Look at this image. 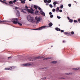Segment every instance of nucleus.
<instances>
[{
    "mask_svg": "<svg viewBox=\"0 0 80 80\" xmlns=\"http://www.w3.org/2000/svg\"><path fill=\"white\" fill-rule=\"evenodd\" d=\"M60 31H61V33H62V32H64V31L63 30H60Z\"/></svg>",
    "mask_w": 80,
    "mask_h": 80,
    "instance_id": "obj_38",
    "label": "nucleus"
},
{
    "mask_svg": "<svg viewBox=\"0 0 80 80\" xmlns=\"http://www.w3.org/2000/svg\"><path fill=\"white\" fill-rule=\"evenodd\" d=\"M27 11L29 13H33V12H34V10L32 8H31V10L29 9H27Z\"/></svg>",
    "mask_w": 80,
    "mask_h": 80,
    "instance_id": "obj_5",
    "label": "nucleus"
},
{
    "mask_svg": "<svg viewBox=\"0 0 80 80\" xmlns=\"http://www.w3.org/2000/svg\"><path fill=\"white\" fill-rule=\"evenodd\" d=\"M64 34L65 35H70V36H71V35H72V34H71V32H64Z\"/></svg>",
    "mask_w": 80,
    "mask_h": 80,
    "instance_id": "obj_7",
    "label": "nucleus"
},
{
    "mask_svg": "<svg viewBox=\"0 0 80 80\" xmlns=\"http://www.w3.org/2000/svg\"><path fill=\"white\" fill-rule=\"evenodd\" d=\"M9 22L8 21H6V20H3L2 21H0V23H8Z\"/></svg>",
    "mask_w": 80,
    "mask_h": 80,
    "instance_id": "obj_6",
    "label": "nucleus"
},
{
    "mask_svg": "<svg viewBox=\"0 0 80 80\" xmlns=\"http://www.w3.org/2000/svg\"><path fill=\"white\" fill-rule=\"evenodd\" d=\"M18 8L16 7V8H15V10H17V9H18Z\"/></svg>",
    "mask_w": 80,
    "mask_h": 80,
    "instance_id": "obj_44",
    "label": "nucleus"
},
{
    "mask_svg": "<svg viewBox=\"0 0 80 80\" xmlns=\"http://www.w3.org/2000/svg\"><path fill=\"white\" fill-rule=\"evenodd\" d=\"M12 22L13 23L17 24L18 22V19L17 18H13L12 19Z\"/></svg>",
    "mask_w": 80,
    "mask_h": 80,
    "instance_id": "obj_2",
    "label": "nucleus"
},
{
    "mask_svg": "<svg viewBox=\"0 0 80 80\" xmlns=\"http://www.w3.org/2000/svg\"><path fill=\"white\" fill-rule=\"evenodd\" d=\"M57 18H58V19H60L61 17H60V16H57Z\"/></svg>",
    "mask_w": 80,
    "mask_h": 80,
    "instance_id": "obj_37",
    "label": "nucleus"
},
{
    "mask_svg": "<svg viewBox=\"0 0 80 80\" xmlns=\"http://www.w3.org/2000/svg\"><path fill=\"white\" fill-rule=\"evenodd\" d=\"M51 62L53 63L54 64H55L57 63V61H52Z\"/></svg>",
    "mask_w": 80,
    "mask_h": 80,
    "instance_id": "obj_18",
    "label": "nucleus"
},
{
    "mask_svg": "<svg viewBox=\"0 0 80 80\" xmlns=\"http://www.w3.org/2000/svg\"><path fill=\"white\" fill-rule=\"evenodd\" d=\"M68 18L69 20H70V18H69V17H68Z\"/></svg>",
    "mask_w": 80,
    "mask_h": 80,
    "instance_id": "obj_50",
    "label": "nucleus"
},
{
    "mask_svg": "<svg viewBox=\"0 0 80 80\" xmlns=\"http://www.w3.org/2000/svg\"><path fill=\"white\" fill-rule=\"evenodd\" d=\"M0 2H2V3H3V1H2L1 0H0Z\"/></svg>",
    "mask_w": 80,
    "mask_h": 80,
    "instance_id": "obj_48",
    "label": "nucleus"
},
{
    "mask_svg": "<svg viewBox=\"0 0 80 80\" xmlns=\"http://www.w3.org/2000/svg\"><path fill=\"white\" fill-rule=\"evenodd\" d=\"M72 6V4H68V6L69 7H70Z\"/></svg>",
    "mask_w": 80,
    "mask_h": 80,
    "instance_id": "obj_34",
    "label": "nucleus"
},
{
    "mask_svg": "<svg viewBox=\"0 0 80 80\" xmlns=\"http://www.w3.org/2000/svg\"><path fill=\"white\" fill-rule=\"evenodd\" d=\"M24 0V1H25V0Z\"/></svg>",
    "mask_w": 80,
    "mask_h": 80,
    "instance_id": "obj_58",
    "label": "nucleus"
},
{
    "mask_svg": "<svg viewBox=\"0 0 80 80\" xmlns=\"http://www.w3.org/2000/svg\"><path fill=\"white\" fill-rule=\"evenodd\" d=\"M9 58H11V57H8V59H9Z\"/></svg>",
    "mask_w": 80,
    "mask_h": 80,
    "instance_id": "obj_51",
    "label": "nucleus"
},
{
    "mask_svg": "<svg viewBox=\"0 0 80 80\" xmlns=\"http://www.w3.org/2000/svg\"><path fill=\"white\" fill-rule=\"evenodd\" d=\"M18 23L20 26H22V24L20 22H18Z\"/></svg>",
    "mask_w": 80,
    "mask_h": 80,
    "instance_id": "obj_22",
    "label": "nucleus"
},
{
    "mask_svg": "<svg viewBox=\"0 0 80 80\" xmlns=\"http://www.w3.org/2000/svg\"><path fill=\"white\" fill-rule=\"evenodd\" d=\"M35 12H36V13H38V12H38V11H37V12H36L35 11Z\"/></svg>",
    "mask_w": 80,
    "mask_h": 80,
    "instance_id": "obj_40",
    "label": "nucleus"
},
{
    "mask_svg": "<svg viewBox=\"0 0 80 80\" xmlns=\"http://www.w3.org/2000/svg\"><path fill=\"white\" fill-rule=\"evenodd\" d=\"M27 19L29 22H32V23L34 22V19L30 15L28 16L27 17Z\"/></svg>",
    "mask_w": 80,
    "mask_h": 80,
    "instance_id": "obj_1",
    "label": "nucleus"
},
{
    "mask_svg": "<svg viewBox=\"0 0 80 80\" xmlns=\"http://www.w3.org/2000/svg\"><path fill=\"white\" fill-rule=\"evenodd\" d=\"M69 22H70V23H72L73 22V20L72 19H70L69 20Z\"/></svg>",
    "mask_w": 80,
    "mask_h": 80,
    "instance_id": "obj_17",
    "label": "nucleus"
},
{
    "mask_svg": "<svg viewBox=\"0 0 80 80\" xmlns=\"http://www.w3.org/2000/svg\"><path fill=\"white\" fill-rule=\"evenodd\" d=\"M43 58V56H40L38 57H37L34 59H32V58H30L29 60L30 61H34V60H35L36 59H38V58Z\"/></svg>",
    "mask_w": 80,
    "mask_h": 80,
    "instance_id": "obj_3",
    "label": "nucleus"
},
{
    "mask_svg": "<svg viewBox=\"0 0 80 80\" xmlns=\"http://www.w3.org/2000/svg\"><path fill=\"white\" fill-rule=\"evenodd\" d=\"M49 7L51 8H52L53 7V6L52 5V4H50L49 5Z\"/></svg>",
    "mask_w": 80,
    "mask_h": 80,
    "instance_id": "obj_32",
    "label": "nucleus"
},
{
    "mask_svg": "<svg viewBox=\"0 0 80 80\" xmlns=\"http://www.w3.org/2000/svg\"><path fill=\"white\" fill-rule=\"evenodd\" d=\"M58 26H60V25L59 24V25H58Z\"/></svg>",
    "mask_w": 80,
    "mask_h": 80,
    "instance_id": "obj_56",
    "label": "nucleus"
},
{
    "mask_svg": "<svg viewBox=\"0 0 80 80\" xmlns=\"http://www.w3.org/2000/svg\"><path fill=\"white\" fill-rule=\"evenodd\" d=\"M73 70H80V68H73Z\"/></svg>",
    "mask_w": 80,
    "mask_h": 80,
    "instance_id": "obj_13",
    "label": "nucleus"
},
{
    "mask_svg": "<svg viewBox=\"0 0 80 80\" xmlns=\"http://www.w3.org/2000/svg\"><path fill=\"white\" fill-rule=\"evenodd\" d=\"M21 12H23V13H26V12L24 11L23 10H21Z\"/></svg>",
    "mask_w": 80,
    "mask_h": 80,
    "instance_id": "obj_28",
    "label": "nucleus"
},
{
    "mask_svg": "<svg viewBox=\"0 0 80 80\" xmlns=\"http://www.w3.org/2000/svg\"><path fill=\"white\" fill-rule=\"evenodd\" d=\"M49 25L50 26V27H52V26L53 25V24L52 22H50L49 24Z\"/></svg>",
    "mask_w": 80,
    "mask_h": 80,
    "instance_id": "obj_15",
    "label": "nucleus"
},
{
    "mask_svg": "<svg viewBox=\"0 0 80 80\" xmlns=\"http://www.w3.org/2000/svg\"><path fill=\"white\" fill-rule=\"evenodd\" d=\"M35 19L36 20H37V23H38L40 21V18H37V17H35Z\"/></svg>",
    "mask_w": 80,
    "mask_h": 80,
    "instance_id": "obj_8",
    "label": "nucleus"
},
{
    "mask_svg": "<svg viewBox=\"0 0 80 80\" xmlns=\"http://www.w3.org/2000/svg\"><path fill=\"white\" fill-rule=\"evenodd\" d=\"M49 15H51L52 14V12H49Z\"/></svg>",
    "mask_w": 80,
    "mask_h": 80,
    "instance_id": "obj_45",
    "label": "nucleus"
},
{
    "mask_svg": "<svg viewBox=\"0 0 80 80\" xmlns=\"http://www.w3.org/2000/svg\"><path fill=\"white\" fill-rule=\"evenodd\" d=\"M2 3H5V4H6V5H7V3L6 2H5L4 1H3V2Z\"/></svg>",
    "mask_w": 80,
    "mask_h": 80,
    "instance_id": "obj_31",
    "label": "nucleus"
},
{
    "mask_svg": "<svg viewBox=\"0 0 80 80\" xmlns=\"http://www.w3.org/2000/svg\"><path fill=\"white\" fill-rule=\"evenodd\" d=\"M78 22H79V23H80V18L78 19Z\"/></svg>",
    "mask_w": 80,
    "mask_h": 80,
    "instance_id": "obj_43",
    "label": "nucleus"
},
{
    "mask_svg": "<svg viewBox=\"0 0 80 80\" xmlns=\"http://www.w3.org/2000/svg\"><path fill=\"white\" fill-rule=\"evenodd\" d=\"M55 29L56 30H57V31H60L61 30L60 29L58 28H56Z\"/></svg>",
    "mask_w": 80,
    "mask_h": 80,
    "instance_id": "obj_14",
    "label": "nucleus"
},
{
    "mask_svg": "<svg viewBox=\"0 0 80 80\" xmlns=\"http://www.w3.org/2000/svg\"><path fill=\"white\" fill-rule=\"evenodd\" d=\"M57 3H57V2H53V4L54 5V6H53V7H54V8L56 7V4H57Z\"/></svg>",
    "mask_w": 80,
    "mask_h": 80,
    "instance_id": "obj_12",
    "label": "nucleus"
},
{
    "mask_svg": "<svg viewBox=\"0 0 80 80\" xmlns=\"http://www.w3.org/2000/svg\"><path fill=\"white\" fill-rule=\"evenodd\" d=\"M45 59L46 60H49V59H51V58H50L49 57L48 58H45Z\"/></svg>",
    "mask_w": 80,
    "mask_h": 80,
    "instance_id": "obj_24",
    "label": "nucleus"
},
{
    "mask_svg": "<svg viewBox=\"0 0 80 80\" xmlns=\"http://www.w3.org/2000/svg\"><path fill=\"white\" fill-rule=\"evenodd\" d=\"M47 78H42V80H45V79H46Z\"/></svg>",
    "mask_w": 80,
    "mask_h": 80,
    "instance_id": "obj_42",
    "label": "nucleus"
},
{
    "mask_svg": "<svg viewBox=\"0 0 80 80\" xmlns=\"http://www.w3.org/2000/svg\"><path fill=\"white\" fill-rule=\"evenodd\" d=\"M14 68H15V67H14V66H12L9 68H6L5 69V70H12Z\"/></svg>",
    "mask_w": 80,
    "mask_h": 80,
    "instance_id": "obj_9",
    "label": "nucleus"
},
{
    "mask_svg": "<svg viewBox=\"0 0 80 80\" xmlns=\"http://www.w3.org/2000/svg\"><path fill=\"white\" fill-rule=\"evenodd\" d=\"M37 8H38V10H41V9L40 8V7H38Z\"/></svg>",
    "mask_w": 80,
    "mask_h": 80,
    "instance_id": "obj_27",
    "label": "nucleus"
},
{
    "mask_svg": "<svg viewBox=\"0 0 80 80\" xmlns=\"http://www.w3.org/2000/svg\"><path fill=\"white\" fill-rule=\"evenodd\" d=\"M71 34H72V35H73V34H74V32H73V31H72V32H71Z\"/></svg>",
    "mask_w": 80,
    "mask_h": 80,
    "instance_id": "obj_36",
    "label": "nucleus"
},
{
    "mask_svg": "<svg viewBox=\"0 0 80 80\" xmlns=\"http://www.w3.org/2000/svg\"><path fill=\"white\" fill-rule=\"evenodd\" d=\"M63 8V5H62L60 7L61 8Z\"/></svg>",
    "mask_w": 80,
    "mask_h": 80,
    "instance_id": "obj_35",
    "label": "nucleus"
},
{
    "mask_svg": "<svg viewBox=\"0 0 80 80\" xmlns=\"http://www.w3.org/2000/svg\"><path fill=\"white\" fill-rule=\"evenodd\" d=\"M58 10H59V8L57 7L56 9V11L57 12H58Z\"/></svg>",
    "mask_w": 80,
    "mask_h": 80,
    "instance_id": "obj_16",
    "label": "nucleus"
},
{
    "mask_svg": "<svg viewBox=\"0 0 80 80\" xmlns=\"http://www.w3.org/2000/svg\"><path fill=\"white\" fill-rule=\"evenodd\" d=\"M23 65L24 66H30L31 65V64L30 63H25Z\"/></svg>",
    "mask_w": 80,
    "mask_h": 80,
    "instance_id": "obj_11",
    "label": "nucleus"
},
{
    "mask_svg": "<svg viewBox=\"0 0 80 80\" xmlns=\"http://www.w3.org/2000/svg\"><path fill=\"white\" fill-rule=\"evenodd\" d=\"M38 7L36 5H34V8H35L36 9H37V8Z\"/></svg>",
    "mask_w": 80,
    "mask_h": 80,
    "instance_id": "obj_21",
    "label": "nucleus"
},
{
    "mask_svg": "<svg viewBox=\"0 0 80 80\" xmlns=\"http://www.w3.org/2000/svg\"><path fill=\"white\" fill-rule=\"evenodd\" d=\"M47 27V26H42V27H39V28H37V29H34V30H42V29H44V28H45Z\"/></svg>",
    "mask_w": 80,
    "mask_h": 80,
    "instance_id": "obj_4",
    "label": "nucleus"
},
{
    "mask_svg": "<svg viewBox=\"0 0 80 80\" xmlns=\"http://www.w3.org/2000/svg\"><path fill=\"white\" fill-rule=\"evenodd\" d=\"M44 3H48V0H44Z\"/></svg>",
    "mask_w": 80,
    "mask_h": 80,
    "instance_id": "obj_23",
    "label": "nucleus"
},
{
    "mask_svg": "<svg viewBox=\"0 0 80 80\" xmlns=\"http://www.w3.org/2000/svg\"><path fill=\"white\" fill-rule=\"evenodd\" d=\"M52 11L53 12H55V9H52Z\"/></svg>",
    "mask_w": 80,
    "mask_h": 80,
    "instance_id": "obj_33",
    "label": "nucleus"
},
{
    "mask_svg": "<svg viewBox=\"0 0 80 80\" xmlns=\"http://www.w3.org/2000/svg\"><path fill=\"white\" fill-rule=\"evenodd\" d=\"M25 8H26V9H28V7H27V6H25Z\"/></svg>",
    "mask_w": 80,
    "mask_h": 80,
    "instance_id": "obj_39",
    "label": "nucleus"
},
{
    "mask_svg": "<svg viewBox=\"0 0 80 80\" xmlns=\"http://www.w3.org/2000/svg\"><path fill=\"white\" fill-rule=\"evenodd\" d=\"M20 1H22V0H20Z\"/></svg>",
    "mask_w": 80,
    "mask_h": 80,
    "instance_id": "obj_57",
    "label": "nucleus"
},
{
    "mask_svg": "<svg viewBox=\"0 0 80 80\" xmlns=\"http://www.w3.org/2000/svg\"><path fill=\"white\" fill-rule=\"evenodd\" d=\"M21 3H23V4H24V3H25V2L24 1H21Z\"/></svg>",
    "mask_w": 80,
    "mask_h": 80,
    "instance_id": "obj_19",
    "label": "nucleus"
},
{
    "mask_svg": "<svg viewBox=\"0 0 80 80\" xmlns=\"http://www.w3.org/2000/svg\"><path fill=\"white\" fill-rule=\"evenodd\" d=\"M74 2H75V3H77V2L76 1H74Z\"/></svg>",
    "mask_w": 80,
    "mask_h": 80,
    "instance_id": "obj_53",
    "label": "nucleus"
},
{
    "mask_svg": "<svg viewBox=\"0 0 80 80\" xmlns=\"http://www.w3.org/2000/svg\"><path fill=\"white\" fill-rule=\"evenodd\" d=\"M50 18H53V15H51L50 16Z\"/></svg>",
    "mask_w": 80,
    "mask_h": 80,
    "instance_id": "obj_29",
    "label": "nucleus"
},
{
    "mask_svg": "<svg viewBox=\"0 0 80 80\" xmlns=\"http://www.w3.org/2000/svg\"><path fill=\"white\" fill-rule=\"evenodd\" d=\"M61 79H65V78H60Z\"/></svg>",
    "mask_w": 80,
    "mask_h": 80,
    "instance_id": "obj_46",
    "label": "nucleus"
},
{
    "mask_svg": "<svg viewBox=\"0 0 80 80\" xmlns=\"http://www.w3.org/2000/svg\"><path fill=\"white\" fill-rule=\"evenodd\" d=\"M40 13L41 14V15H42L43 16H45V13L43 12L42 11H40Z\"/></svg>",
    "mask_w": 80,
    "mask_h": 80,
    "instance_id": "obj_10",
    "label": "nucleus"
},
{
    "mask_svg": "<svg viewBox=\"0 0 80 80\" xmlns=\"http://www.w3.org/2000/svg\"><path fill=\"white\" fill-rule=\"evenodd\" d=\"M24 10H26V9H24Z\"/></svg>",
    "mask_w": 80,
    "mask_h": 80,
    "instance_id": "obj_55",
    "label": "nucleus"
},
{
    "mask_svg": "<svg viewBox=\"0 0 80 80\" xmlns=\"http://www.w3.org/2000/svg\"><path fill=\"white\" fill-rule=\"evenodd\" d=\"M4 1H5V0H4Z\"/></svg>",
    "mask_w": 80,
    "mask_h": 80,
    "instance_id": "obj_59",
    "label": "nucleus"
},
{
    "mask_svg": "<svg viewBox=\"0 0 80 80\" xmlns=\"http://www.w3.org/2000/svg\"><path fill=\"white\" fill-rule=\"evenodd\" d=\"M17 2V0H14L13 1V2L14 3H15V2Z\"/></svg>",
    "mask_w": 80,
    "mask_h": 80,
    "instance_id": "obj_26",
    "label": "nucleus"
},
{
    "mask_svg": "<svg viewBox=\"0 0 80 80\" xmlns=\"http://www.w3.org/2000/svg\"><path fill=\"white\" fill-rule=\"evenodd\" d=\"M65 41H63L62 42H63V43H65Z\"/></svg>",
    "mask_w": 80,
    "mask_h": 80,
    "instance_id": "obj_52",
    "label": "nucleus"
},
{
    "mask_svg": "<svg viewBox=\"0 0 80 80\" xmlns=\"http://www.w3.org/2000/svg\"><path fill=\"white\" fill-rule=\"evenodd\" d=\"M74 23H77V22H78V21H77V20H74Z\"/></svg>",
    "mask_w": 80,
    "mask_h": 80,
    "instance_id": "obj_30",
    "label": "nucleus"
},
{
    "mask_svg": "<svg viewBox=\"0 0 80 80\" xmlns=\"http://www.w3.org/2000/svg\"><path fill=\"white\" fill-rule=\"evenodd\" d=\"M70 73H66V75H70Z\"/></svg>",
    "mask_w": 80,
    "mask_h": 80,
    "instance_id": "obj_41",
    "label": "nucleus"
},
{
    "mask_svg": "<svg viewBox=\"0 0 80 80\" xmlns=\"http://www.w3.org/2000/svg\"><path fill=\"white\" fill-rule=\"evenodd\" d=\"M59 11L60 12H62V10H59Z\"/></svg>",
    "mask_w": 80,
    "mask_h": 80,
    "instance_id": "obj_47",
    "label": "nucleus"
},
{
    "mask_svg": "<svg viewBox=\"0 0 80 80\" xmlns=\"http://www.w3.org/2000/svg\"><path fill=\"white\" fill-rule=\"evenodd\" d=\"M48 3H47L46 4V5H48Z\"/></svg>",
    "mask_w": 80,
    "mask_h": 80,
    "instance_id": "obj_49",
    "label": "nucleus"
},
{
    "mask_svg": "<svg viewBox=\"0 0 80 80\" xmlns=\"http://www.w3.org/2000/svg\"><path fill=\"white\" fill-rule=\"evenodd\" d=\"M51 2H52V1H51V0H48V3H50Z\"/></svg>",
    "mask_w": 80,
    "mask_h": 80,
    "instance_id": "obj_25",
    "label": "nucleus"
},
{
    "mask_svg": "<svg viewBox=\"0 0 80 80\" xmlns=\"http://www.w3.org/2000/svg\"><path fill=\"white\" fill-rule=\"evenodd\" d=\"M9 4H13V1H10L9 2Z\"/></svg>",
    "mask_w": 80,
    "mask_h": 80,
    "instance_id": "obj_20",
    "label": "nucleus"
},
{
    "mask_svg": "<svg viewBox=\"0 0 80 80\" xmlns=\"http://www.w3.org/2000/svg\"><path fill=\"white\" fill-rule=\"evenodd\" d=\"M29 0V1H30V2L31 1H32V0Z\"/></svg>",
    "mask_w": 80,
    "mask_h": 80,
    "instance_id": "obj_54",
    "label": "nucleus"
}]
</instances>
